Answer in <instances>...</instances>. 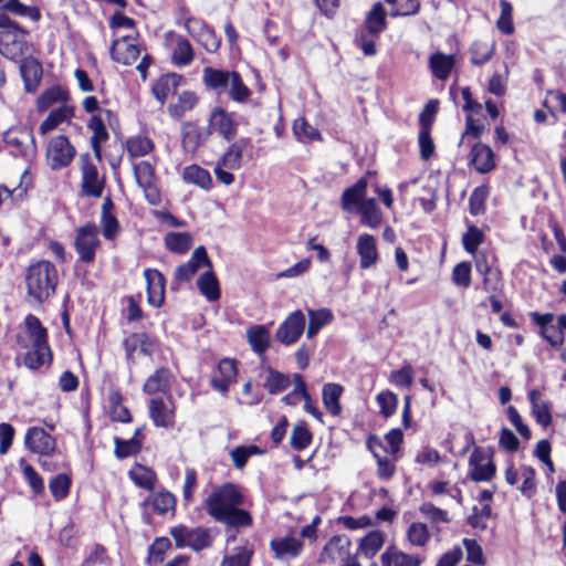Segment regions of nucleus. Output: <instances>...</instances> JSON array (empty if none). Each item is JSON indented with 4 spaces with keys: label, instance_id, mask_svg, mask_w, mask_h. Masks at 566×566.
<instances>
[{
    "label": "nucleus",
    "instance_id": "obj_1",
    "mask_svg": "<svg viewBox=\"0 0 566 566\" xmlns=\"http://www.w3.org/2000/svg\"><path fill=\"white\" fill-rule=\"evenodd\" d=\"M206 510L216 521L234 528L250 527L253 523L251 514L240 505L244 503V495L232 483L218 488L206 499Z\"/></svg>",
    "mask_w": 566,
    "mask_h": 566
},
{
    "label": "nucleus",
    "instance_id": "obj_2",
    "mask_svg": "<svg viewBox=\"0 0 566 566\" xmlns=\"http://www.w3.org/2000/svg\"><path fill=\"white\" fill-rule=\"evenodd\" d=\"M17 345L27 350L23 358L25 367L38 369L51 363L46 328L36 316L29 314L24 318L23 327L17 334Z\"/></svg>",
    "mask_w": 566,
    "mask_h": 566
},
{
    "label": "nucleus",
    "instance_id": "obj_3",
    "mask_svg": "<svg viewBox=\"0 0 566 566\" xmlns=\"http://www.w3.org/2000/svg\"><path fill=\"white\" fill-rule=\"evenodd\" d=\"M57 271L49 261L31 264L25 273L27 297L29 302L42 303L52 296L57 285Z\"/></svg>",
    "mask_w": 566,
    "mask_h": 566
},
{
    "label": "nucleus",
    "instance_id": "obj_4",
    "mask_svg": "<svg viewBox=\"0 0 566 566\" xmlns=\"http://www.w3.org/2000/svg\"><path fill=\"white\" fill-rule=\"evenodd\" d=\"M27 32L7 15H0V54L10 60L20 59L25 51Z\"/></svg>",
    "mask_w": 566,
    "mask_h": 566
},
{
    "label": "nucleus",
    "instance_id": "obj_5",
    "mask_svg": "<svg viewBox=\"0 0 566 566\" xmlns=\"http://www.w3.org/2000/svg\"><path fill=\"white\" fill-rule=\"evenodd\" d=\"M319 562L338 566H361L357 554L352 553V541L346 535H334L323 547Z\"/></svg>",
    "mask_w": 566,
    "mask_h": 566
},
{
    "label": "nucleus",
    "instance_id": "obj_6",
    "mask_svg": "<svg viewBox=\"0 0 566 566\" xmlns=\"http://www.w3.org/2000/svg\"><path fill=\"white\" fill-rule=\"evenodd\" d=\"M3 142L11 155L31 160L36 155L33 132L27 127H13L3 135Z\"/></svg>",
    "mask_w": 566,
    "mask_h": 566
},
{
    "label": "nucleus",
    "instance_id": "obj_7",
    "mask_svg": "<svg viewBox=\"0 0 566 566\" xmlns=\"http://www.w3.org/2000/svg\"><path fill=\"white\" fill-rule=\"evenodd\" d=\"M170 535L179 548L189 547L198 552L211 545L209 531L201 527L178 525L170 530Z\"/></svg>",
    "mask_w": 566,
    "mask_h": 566
},
{
    "label": "nucleus",
    "instance_id": "obj_8",
    "mask_svg": "<svg viewBox=\"0 0 566 566\" xmlns=\"http://www.w3.org/2000/svg\"><path fill=\"white\" fill-rule=\"evenodd\" d=\"M45 156L49 167L53 170H60L73 161L75 148L67 137L59 135L50 139Z\"/></svg>",
    "mask_w": 566,
    "mask_h": 566
},
{
    "label": "nucleus",
    "instance_id": "obj_9",
    "mask_svg": "<svg viewBox=\"0 0 566 566\" xmlns=\"http://www.w3.org/2000/svg\"><path fill=\"white\" fill-rule=\"evenodd\" d=\"M98 234L99 229L94 223L77 229L74 247L82 262L92 263L95 260V253L101 245Z\"/></svg>",
    "mask_w": 566,
    "mask_h": 566
},
{
    "label": "nucleus",
    "instance_id": "obj_10",
    "mask_svg": "<svg viewBox=\"0 0 566 566\" xmlns=\"http://www.w3.org/2000/svg\"><path fill=\"white\" fill-rule=\"evenodd\" d=\"M149 418L156 427L171 428L175 424L176 406L171 395L155 397L148 403Z\"/></svg>",
    "mask_w": 566,
    "mask_h": 566
},
{
    "label": "nucleus",
    "instance_id": "obj_11",
    "mask_svg": "<svg viewBox=\"0 0 566 566\" xmlns=\"http://www.w3.org/2000/svg\"><path fill=\"white\" fill-rule=\"evenodd\" d=\"M237 128L238 124L235 123L232 113H229L221 107L212 109L209 117L207 135L218 134L226 140L230 142L235 137Z\"/></svg>",
    "mask_w": 566,
    "mask_h": 566
},
{
    "label": "nucleus",
    "instance_id": "obj_12",
    "mask_svg": "<svg viewBox=\"0 0 566 566\" xmlns=\"http://www.w3.org/2000/svg\"><path fill=\"white\" fill-rule=\"evenodd\" d=\"M134 175L138 186L143 189L146 200L150 205L160 202V193L155 186V169L148 161L134 165Z\"/></svg>",
    "mask_w": 566,
    "mask_h": 566
},
{
    "label": "nucleus",
    "instance_id": "obj_13",
    "mask_svg": "<svg viewBox=\"0 0 566 566\" xmlns=\"http://www.w3.org/2000/svg\"><path fill=\"white\" fill-rule=\"evenodd\" d=\"M305 328V316L297 310L291 313L276 331L275 337L284 345H292L301 337Z\"/></svg>",
    "mask_w": 566,
    "mask_h": 566
},
{
    "label": "nucleus",
    "instance_id": "obj_14",
    "mask_svg": "<svg viewBox=\"0 0 566 566\" xmlns=\"http://www.w3.org/2000/svg\"><path fill=\"white\" fill-rule=\"evenodd\" d=\"M82 191L85 196L98 198L103 193L104 180L99 177L97 167L91 161L90 156L81 158Z\"/></svg>",
    "mask_w": 566,
    "mask_h": 566
},
{
    "label": "nucleus",
    "instance_id": "obj_15",
    "mask_svg": "<svg viewBox=\"0 0 566 566\" xmlns=\"http://www.w3.org/2000/svg\"><path fill=\"white\" fill-rule=\"evenodd\" d=\"M303 547V542L291 535L275 537L270 542V549L275 559L283 563L297 558L302 554Z\"/></svg>",
    "mask_w": 566,
    "mask_h": 566
},
{
    "label": "nucleus",
    "instance_id": "obj_16",
    "mask_svg": "<svg viewBox=\"0 0 566 566\" xmlns=\"http://www.w3.org/2000/svg\"><path fill=\"white\" fill-rule=\"evenodd\" d=\"M470 473L469 476L475 482L490 481L496 472L495 464L480 450L474 449L469 459Z\"/></svg>",
    "mask_w": 566,
    "mask_h": 566
},
{
    "label": "nucleus",
    "instance_id": "obj_17",
    "mask_svg": "<svg viewBox=\"0 0 566 566\" xmlns=\"http://www.w3.org/2000/svg\"><path fill=\"white\" fill-rule=\"evenodd\" d=\"M24 444L32 452L42 455H49L55 450V439L39 427H32L27 431Z\"/></svg>",
    "mask_w": 566,
    "mask_h": 566
},
{
    "label": "nucleus",
    "instance_id": "obj_18",
    "mask_svg": "<svg viewBox=\"0 0 566 566\" xmlns=\"http://www.w3.org/2000/svg\"><path fill=\"white\" fill-rule=\"evenodd\" d=\"M201 266L212 269L211 261L208 258L203 247H198L191 258L184 264L179 265L175 272V279L180 282L190 281Z\"/></svg>",
    "mask_w": 566,
    "mask_h": 566
},
{
    "label": "nucleus",
    "instance_id": "obj_19",
    "mask_svg": "<svg viewBox=\"0 0 566 566\" xmlns=\"http://www.w3.org/2000/svg\"><path fill=\"white\" fill-rule=\"evenodd\" d=\"M238 374L234 359L224 358L218 364L217 370L211 378V385L221 394H227L231 384L235 381Z\"/></svg>",
    "mask_w": 566,
    "mask_h": 566
},
{
    "label": "nucleus",
    "instance_id": "obj_20",
    "mask_svg": "<svg viewBox=\"0 0 566 566\" xmlns=\"http://www.w3.org/2000/svg\"><path fill=\"white\" fill-rule=\"evenodd\" d=\"M172 380L174 375L171 370L167 367H160L147 377L143 386V391L149 396L163 394L167 397L170 395Z\"/></svg>",
    "mask_w": 566,
    "mask_h": 566
},
{
    "label": "nucleus",
    "instance_id": "obj_21",
    "mask_svg": "<svg viewBox=\"0 0 566 566\" xmlns=\"http://www.w3.org/2000/svg\"><path fill=\"white\" fill-rule=\"evenodd\" d=\"M144 276L147 283L148 303L154 307H160L165 300V277L154 269H146Z\"/></svg>",
    "mask_w": 566,
    "mask_h": 566
},
{
    "label": "nucleus",
    "instance_id": "obj_22",
    "mask_svg": "<svg viewBox=\"0 0 566 566\" xmlns=\"http://www.w3.org/2000/svg\"><path fill=\"white\" fill-rule=\"evenodd\" d=\"M356 250L359 255L360 269L367 270L378 262L379 254L376 239L371 234H360L357 238Z\"/></svg>",
    "mask_w": 566,
    "mask_h": 566
},
{
    "label": "nucleus",
    "instance_id": "obj_23",
    "mask_svg": "<svg viewBox=\"0 0 566 566\" xmlns=\"http://www.w3.org/2000/svg\"><path fill=\"white\" fill-rule=\"evenodd\" d=\"M381 566H420L422 559L418 554H408L395 545H389L380 555Z\"/></svg>",
    "mask_w": 566,
    "mask_h": 566
},
{
    "label": "nucleus",
    "instance_id": "obj_24",
    "mask_svg": "<svg viewBox=\"0 0 566 566\" xmlns=\"http://www.w3.org/2000/svg\"><path fill=\"white\" fill-rule=\"evenodd\" d=\"M140 51L133 40L129 38H123L115 40L111 48L112 59L124 65H130L136 62L139 57Z\"/></svg>",
    "mask_w": 566,
    "mask_h": 566
},
{
    "label": "nucleus",
    "instance_id": "obj_25",
    "mask_svg": "<svg viewBox=\"0 0 566 566\" xmlns=\"http://www.w3.org/2000/svg\"><path fill=\"white\" fill-rule=\"evenodd\" d=\"M182 81L184 76L180 74H164L153 84L151 92L155 98L160 104H164L170 95H174L177 92Z\"/></svg>",
    "mask_w": 566,
    "mask_h": 566
},
{
    "label": "nucleus",
    "instance_id": "obj_26",
    "mask_svg": "<svg viewBox=\"0 0 566 566\" xmlns=\"http://www.w3.org/2000/svg\"><path fill=\"white\" fill-rule=\"evenodd\" d=\"M470 156L472 165L481 174L490 172L495 168L494 153L485 144H475L471 149Z\"/></svg>",
    "mask_w": 566,
    "mask_h": 566
},
{
    "label": "nucleus",
    "instance_id": "obj_27",
    "mask_svg": "<svg viewBox=\"0 0 566 566\" xmlns=\"http://www.w3.org/2000/svg\"><path fill=\"white\" fill-rule=\"evenodd\" d=\"M73 108L69 105H60L50 112L48 117L41 123L39 127V133L41 135H46L50 132L56 129L60 125L64 123H70L73 117Z\"/></svg>",
    "mask_w": 566,
    "mask_h": 566
},
{
    "label": "nucleus",
    "instance_id": "obj_28",
    "mask_svg": "<svg viewBox=\"0 0 566 566\" xmlns=\"http://www.w3.org/2000/svg\"><path fill=\"white\" fill-rule=\"evenodd\" d=\"M386 542V534L382 531L374 530L368 532L358 542V553L365 558H374L382 548Z\"/></svg>",
    "mask_w": 566,
    "mask_h": 566
},
{
    "label": "nucleus",
    "instance_id": "obj_29",
    "mask_svg": "<svg viewBox=\"0 0 566 566\" xmlns=\"http://www.w3.org/2000/svg\"><path fill=\"white\" fill-rule=\"evenodd\" d=\"M367 181L359 179L354 186L347 188L342 196V207L347 212H354L366 200Z\"/></svg>",
    "mask_w": 566,
    "mask_h": 566
},
{
    "label": "nucleus",
    "instance_id": "obj_30",
    "mask_svg": "<svg viewBox=\"0 0 566 566\" xmlns=\"http://www.w3.org/2000/svg\"><path fill=\"white\" fill-rule=\"evenodd\" d=\"M344 392V387L339 384L327 382L322 389V400L325 409L332 416H339L342 412V406L339 399Z\"/></svg>",
    "mask_w": 566,
    "mask_h": 566
},
{
    "label": "nucleus",
    "instance_id": "obj_31",
    "mask_svg": "<svg viewBox=\"0 0 566 566\" xmlns=\"http://www.w3.org/2000/svg\"><path fill=\"white\" fill-rule=\"evenodd\" d=\"M20 73L28 92H34L42 76L41 64L34 59H24L20 64Z\"/></svg>",
    "mask_w": 566,
    "mask_h": 566
},
{
    "label": "nucleus",
    "instance_id": "obj_32",
    "mask_svg": "<svg viewBox=\"0 0 566 566\" xmlns=\"http://www.w3.org/2000/svg\"><path fill=\"white\" fill-rule=\"evenodd\" d=\"M232 71L217 70L212 67H205L202 72L203 83L217 93L227 92Z\"/></svg>",
    "mask_w": 566,
    "mask_h": 566
},
{
    "label": "nucleus",
    "instance_id": "obj_33",
    "mask_svg": "<svg viewBox=\"0 0 566 566\" xmlns=\"http://www.w3.org/2000/svg\"><path fill=\"white\" fill-rule=\"evenodd\" d=\"M232 71L217 70L212 67H205L202 72L203 83L217 93L227 92Z\"/></svg>",
    "mask_w": 566,
    "mask_h": 566
},
{
    "label": "nucleus",
    "instance_id": "obj_34",
    "mask_svg": "<svg viewBox=\"0 0 566 566\" xmlns=\"http://www.w3.org/2000/svg\"><path fill=\"white\" fill-rule=\"evenodd\" d=\"M528 400L531 402L532 412L537 421L543 427H547L552 422L551 405L542 398V394L537 389H532L528 392Z\"/></svg>",
    "mask_w": 566,
    "mask_h": 566
},
{
    "label": "nucleus",
    "instance_id": "obj_35",
    "mask_svg": "<svg viewBox=\"0 0 566 566\" xmlns=\"http://www.w3.org/2000/svg\"><path fill=\"white\" fill-rule=\"evenodd\" d=\"M355 212H359L361 214V223L371 229L378 228L382 221L381 210L376 199L373 198L364 200Z\"/></svg>",
    "mask_w": 566,
    "mask_h": 566
},
{
    "label": "nucleus",
    "instance_id": "obj_36",
    "mask_svg": "<svg viewBox=\"0 0 566 566\" xmlns=\"http://www.w3.org/2000/svg\"><path fill=\"white\" fill-rule=\"evenodd\" d=\"M470 61L474 65L488 63L495 52V43L492 40H476L470 46Z\"/></svg>",
    "mask_w": 566,
    "mask_h": 566
},
{
    "label": "nucleus",
    "instance_id": "obj_37",
    "mask_svg": "<svg viewBox=\"0 0 566 566\" xmlns=\"http://www.w3.org/2000/svg\"><path fill=\"white\" fill-rule=\"evenodd\" d=\"M247 339L253 352L263 355L270 346V332L263 325H254L247 329Z\"/></svg>",
    "mask_w": 566,
    "mask_h": 566
},
{
    "label": "nucleus",
    "instance_id": "obj_38",
    "mask_svg": "<svg viewBox=\"0 0 566 566\" xmlns=\"http://www.w3.org/2000/svg\"><path fill=\"white\" fill-rule=\"evenodd\" d=\"M308 327L307 338L314 337L321 328L334 321V314L329 308L307 310Z\"/></svg>",
    "mask_w": 566,
    "mask_h": 566
},
{
    "label": "nucleus",
    "instance_id": "obj_39",
    "mask_svg": "<svg viewBox=\"0 0 566 566\" xmlns=\"http://www.w3.org/2000/svg\"><path fill=\"white\" fill-rule=\"evenodd\" d=\"M429 66L437 78L444 81L454 66V56L437 52L430 56Z\"/></svg>",
    "mask_w": 566,
    "mask_h": 566
},
{
    "label": "nucleus",
    "instance_id": "obj_40",
    "mask_svg": "<svg viewBox=\"0 0 566 566\" xmlns=\"http://www.w3.org/2000/svg\"><path fill=\"white\" fill-rule=\"evenodd\" d=\"M248 144V140L240 139L232 143L223 156L219 159L218 164L230 170H237L241 167L242 154Z\"/></svg>",
    "mask_w": 566,
    "mask_h": 566
},
{
    "label": "nucleus",
    "instance_id": "obj_41",
    "mask_svg": "<svg viewBox=\"0 0 566 566\" xmlns=\"http://www.w3.org/2000/svg\"><path fill=\"white\" fill-rule=\"evenodd\" d=\"M195 59V52L190 42L181 36L176 39L171 51V61L177 66L189 65Z\"/></svg>",
    "mask_w": 566,
    "mask_h": 566
},
{
    "label": "nucleus",
    "instance_id": "obj_42",
    "mask_svg": "<svg viewBox=\"0 0 566 566\" xmlns=\"http://www.w3.org/2000/svg\"><path fill=\"white\" fill-rule=\"evenodd\" d=\"M87 127L92 130L91 144L95 155L101 157V144L108 139V133L101 115H94L90 118Z\"/></svg>",
    "mask_w": 566,
    "mask_h": 566
},
{
    "label": "nucleus",
    "instance_id": "obj_43",
    "mask_svg": "<svg viewBox=\"0 0 566 566\" xmlns=\"http://www.w3.org/2000/svg\"><path fill=\"white\" fill-rule=\"evenodd\" d=\"M182 179L186 182L196 185L202 189H210L212 186V179L209 171L198 165H190L184 168Z\"/></svg>",
    "mask_w": 566,
    "mask_h": 566
},
{
    "label": "nucleus",
    "instance_id": "obj_44",
    "mask_svg": "<svg viewBox=\"0 0 566 566\" xmlns=\"http://www.w3.org/2000/svg\"><path fill=\"white\" fill-rule=\"evenodd\" d=\"M365 24L366 30L373 35H378L386 29V13L380 2L374 4L366 18Z\"/></svg>",
    "mask_w": 566,
    "mask_h": 566
},
{
    "label": "nucleus",
    "instance_id": "obj_45",
    "mask_svg": "<svg viewBox=\"0 0 566 566\" xmlns=\"http://www.w3.org/2000/svg\"><path fill=\"white\" fill-rule=\"evenodd\" d=\"M129 478L132 481L146 490H153L156 484V473L142 464H136L130 471L128 472Z\"/></svg>",
    "mask_w": 566,
    "mask_h": 566
},
{
    "label": "nucleus",
    "instance_id": "obj_46",
    "mask_svg": "<svg viewBox=\"0 0 566 566\" xmlns=\"http://www.w3.org/2000/svg\"><path fill=\"white\" fill-rule=\"evenodd\" d=\"M197 102L198 97L193 92L185 91L179 95L178 102L169 106V115L175 119H179L186 112L191 111Z\"/></svg>",
    "mask_w": 566,
    "mask_h": 566
},
{
    "label": "nucleus",
    "instance_id": "obj_47",
    "mask_svg": "<svg viewBox=\"0 0 566 566\" xmlns=\"http://www.w3.org/2000/svg\"><path fill=\"white\" fill-rule=\"evenodd\" d=\"M198 287L209 301H217L220 297L218 280L211 269H208L200 275L198 279Z\"/></svg>",
    "mask_w": 566,
    "mask_h": 566
},
{
    "label": "nucleus",
    "instance_id": "obj_48",
    "mask_svg": "<svg viewBox=\"0 0 566 566\" xmlns=\"http://www.w3.org/2000/svg\"><path fill=\"white\" fill-rule=\"evenodd\" d=\"M67 94L61 87H51L38 98V108L44 112L55 104L66 105Z\"/></svg>",
    "mask_w": 566,
    "mask_h": 566
},
{
    "label": "nucleus",
    "instance_id": "obj_49",
    "mask_svg": "<svg viewBox=\"0 0 566 566\" xmlns=\"http://www.w3.org/2000/svg\"><path fill=\"white\" fill-rule=\"evenodd\" d=\"M165 243L168 250L182 254L191 248L192 238L187 232H169L165 237Z\"/></svg>",
    "mask_w": 566,
    "mask_h": 566
},
{
    "label": "nucleus",
    "instance_id": "obj_50",
    "mask_svg": "<svg viewBox=\"0 0 566 566\" xmlns=\"http://www.w3.org/2000/svg\"><path fill=\"white\" fill-rule=\"evenodd\" d=\"M125 147L130 157H143L154 149L153 142L145 136H133L125 143Z\"/></svg>",
    "mask_w": 566,
    "mask_h": 566
},
{
    "label": "nucleus",
    "instance_id": "obj_51",
    "mask_svg": "<svg viewBox=\"0 0 566 566\" xmlns=\"http://www.w3.org/2000/svg\"><path fill=\"white\" fill-rule=\"evenodd\" d=\"M268 375L264 379L263 386L270 394H279L290 386V378L280 371L268 368Z\"/></svg>",
    "mask_w": 566,
    "mask_h": 566
},
{
    "label": "nucleus",
    "instance_id": "obj_52",
    "mask_svg": "<svg viewBox=\"0 0 566 566\" xmlns=\"http://www.w3.org/2000/svg\"><path fill=\"white\" fill-rule=\"evenodd\" d=\"M312 442V433L304 422L297 423L293 427L290 437V444L294 450H304Z\"/></svg>",
    "mask_w": 566,
    "mask_h": 566
},
{
    "label": "nucleus",
    "instance_id": "obj_53",
    "mask_svg": "<svg viewBox=\"0 0 566 566\" xmlns=\"http://www.w3.org/2000/svg\"><path fill=\"white\" fill-rule=\"evenodd\" d=\"M227 92L233 101L239 103L245 102L251 95L250 88L243 83L240 74L234 71H232Z\"/></svg>",
    "mask_w": 566,
    "mask_h": 566
},
{
    "label": "nucleus",
    "instance_id": "obj_54",
    "mask_svg": "<svg viewBox=\"0 0 566 566\" xmlns=\"http://www.w3.org/2000/svg\"><path fill=\"white\" fill-rule=\"evenodd\" d=\"M253 556V549L248 546H239L233 553L226 556L220 566H249Z\"/></svg>",
    "mask_w": 566,
    "mask_h": 566
},
{
    "label": "nucleus",
    "instance_id": "obj_55",
    "mask_svg": "<svg viewBox=\"0 0 566 566\" xmlns=\"http://www.w3.org/2000/svg\"><path fill=\"white\" fill-rule=\"evenodd\" d=\"M263 451L258 446H240L230 451V457L237 469H243L250 457L261 454Z\"/></svg>",
    "mask_w": 566,
    "mask_h": 566
},
{
    "label": "nucleus",
    "instance_id": "obj_56",
    "mask_svg": "<svg viewBox=\"0 0 566 566\" xmlns=\"http://www.w3.org/2000/svg\"><path fill=\"white\" fill-rule=\"evenodd\" d=\"M115 455L118 459H125L127 457L134 455L140 451L142 442L138 438H130L128 440H123L120 438H115Z\"/></svg>",
    "mask_w": 566,
    "mask_h": 566
},
{
    "label": "nucleus",
    "instance_id": "obj_57",
    "mask_svg": "<svg viewBox=\"0 0 566 566\" xmlns=\"http://www.w3.org/2000/svg\"><path fill=\"white\" fill-rule=\"evenodd\" d=\"M376 401L380 408V415L385 418L391 417L397 410L398 397L390 390L379 392L376 396Z\"/></svg>",
    "mask_w": 566,
    "mask_h": 566
},
{
    "label": "nucleus",
    "instance_id": "obj_58",
    "mask_svg": "<svg viewBox=\"0 0 566 566\" xmlns=\"http://www.w3.org/2000/svg\"><path fill=\"white\" fill-rule=\"evenodd\" d=\"M489 197V187L483 185L476 187L469 198V210L473 216H478L485 210V201Z\"/></svg>",
    "mask_w": 566,
    "mask_h": 566
},
{
    "label": "nucleus",
    "instance_id": "obj_59",
    "mask_svg": "<svg viewBox=\"0 0 566 566\" xmlns=\"http://www.w3.org/2000/svg\"><path fill=\"white\" fill-rule=\"evenodd\" d=\"M107 205H111L109 200L103 205L101 222L103 227V235L106 239L112 240L118 233L119 224L115 216L107 209Z\"/></svg>",
    "mask_w": 566,
    "mask_h": 566
},
{
    "label": "nucleus",
    "instance_id": "obj_60",
    "mask_svg": "<svg viewBox=\"0 0 566 566\" xmlns=\"http://www.w3.org/2000/svg\"><path fill=\"white\" fill-rule=\"evenodd\" d=\"M419 512L428 520L430 523L437 525L440 523H449L450 518L448 512L433 505L430 502H424L420 505Z\"/></svg>",
    "mask_w": 566,
    "mask_h": 566
},
{
    "label": "nucleus",
    "instance_id": "obj_61",
    "mask_svg": "<svg viewBox=\"0 0 566 566\" xmlns=\"http://www.w3.org/2000/svg\"><path fill=\"white\" fill-rule=\"evenodd\" d=\"M2 8L14 14L28 17L33 21H38L40 19V11L38 10V8L24 6L19 0H7L3 3Z\"/></svg>",
    "mask_w": 566,
    "mask_h": 566
},
{
    "label": "nucleus",
    "instance_id": "obj_62",
    "mask_svg": "<svg viewBox=\"0 0 566 566\" xmlns=\"http://www.w3.org/2000/svg\"><path fill=\"white\" fill-rule=\"evenodd\" d=\"M484 233L478 227L471 224L468 227L467 232L463 234L462 243L467 252L474 254L478 247L483 242Z\"/></svg>",
    "mask_w": 566,
    "mask_h": 566
},
{
    "label": "nucleus",
    "instance_id": "obj_63",
    "mask_svg": "<svg viewBox=\"0 0 566 566\" xmlns=\"http://www.w3.org/2000/svg\"><path fill=\"white\" fill-rule=\"evenodd\" d=\"M206 137L203 136L200 128L193 125H187L182 133V145L186 149L195 150L202 143L206 142Z\"/></svg>",
    "mask_w": 566,
    "mask_h": 566
},
{
    "label": "nucleus",
    "instance_id": "obj_64",
    "mask_svg": "<svg viewBox=\"0 0 566 566\" xmlns=\"http://www.w3.org/2000/svg\"><path fill=\"white\" fill-rule=\"evenodd\" d=\"M295 136L303 142L321 139L319 132L310 125L304 118H297L293 124Z\"/></svg>",
    "mask_w": 566,
    "mask_h": 566
}]
</instances>
